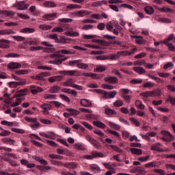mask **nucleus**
I'll list each match as a JSON object with an SVG mask.
<instances>
[{
    "instance_id": "f257e3e1",
    "label": "nucleus",
    "mask_w": 175,
    "mask_h": 175,
    "mask_svg": "<svg viewBox=\"0 0 175 175\" xmlns=\"http://www.w3.org/2000/svg\"><path fill=\"white\" fill-rule=\"evenodd\" d=\"M174 38H175L174 34L171 33L163 42V44H165L168 47V50H170V51H175V46L173 45V44L172 43H169L170 42H172V40H174Z\"/></svg>"
},
{
    "instance_id": "f03ea898",
    "label": "nucleus",
    "mask_w": 175,
    "mask_h": 175,
    "mask_svg": "<svg viewBox=\"0 0 175 175\" xmlns=\"http://www.w3.org/2000/svg\"><path fill=\"white\" fill-rule=\"evenodd\" d=\"M161 135H162L163 138L162 139L164 140V142H173L174 140V137L171 135L170 132L167 131L163 130L161 131Z\"/></svg>"
},
{
    "instance_id": "7ed1b4c3",
    "label": "nucleus",
    "mask_w": 175,
    "mask_h": 175,
    "mask_svg": "<svg viewBox=\"0 0 175 175\" xmlns=\"http://www.w3.org/2000/svg\"><path fill=\"white\" fill-rule=\"evenodd\" d=\"M25 121H27V122H30V126L31 128H36L38 129L39 126H40V123L38 122L37 118H29L28 116L25 117Z\"/></svg>"
},
{
    "instance_id": "20e7f679",
    "label": "nucleus",
    "mask_w": 175,
    "mask_h": 175,
    "mask_svg": "<svg viewBox=\"0 0 175 175\" xmlns=\"http://www.w3.org/2000/svg\"><path fill=\"white\" fill-rule=\"evenodd\" d=\"M103 157H105V154H103L102 152H93L90 154L83 156V158L85 159L91 160L94 159V158H103Z\"/></svg>"
},
{
    "instance_id": "39448f33",
    "label": "nucleus",
    "mask_w": 175,
    "mask_h": 175,
    "mask_svg": "<svg viewBox=\"0 0 175 175\" xmlns=\"http://www.w3.org/2000/svg\"><path fill=\"white\" fill-rule=\"evenodd\" d=\"M17 10H25L27 8L29 7V4H25L24 1H18L13 5Z\"/></svg>"
},
{
    "instance_id": "423d86ee",
    "label": "nucleus",
    "mask_w": 175,
    "mask_h": 175,
    "mask_svg": "<svg viewBox=\"0 0 175 175\" xmlns=\"http://www.w3.org/2000/svg\"><path fill=\"white\" fill-rule=\"evenodd\" d=\"M161 146H162L161 143H157L150 147V150H152V151H157L158 152H167V151H169V149L163 150L161 148Z\"/></svg>"
},
{
    "instance_id": "0eeeda50",
    "label": "nucleus",
    "mask_w": 175,
    "mask_h": 175,
    "mask_svg": "<svg viewBox=\"0 0 175 175\" xmlns=\"http://www.w3.org/2000/svg\"><path fill=\"white\" fill-rule=\"evenodd\" d=\"M40 107L42 109V113L44 116H47L49 113V111L52 109L51 105L47 103L41 105Z\"/></svg>"
},
{
    "instance_id": "6e6552de",
    "label": "nucleus",
    "mask_w": 175,
    "mask_h": 175,
    "mask_svg": "<svg viewBox=\"0 0 175 175\" xmlns=\"http://www.w3.org/2000/svg\"><path fill=\"white\" fill-rule=\"evenodd\" d=\"M43 91H44V90L41 87L35 85L30 86V92H31L33 95H36V94H39V92H43Z\"/></svg>"
},
{
    "instance_id": "1a4fd4ad",
    "label": "nucleus",
    "mask_w": 175,
    "mask_h": 175,
    "mask_svg": "<svg viewBox=\"0 0 175 175\" xmlns=\"http://www.w3.org/2000/svg\"><path fill=\"white\" fill-rule=\"evenodd\" d=\"M156 9H157L159 12H161V13H171L172 14L174 13V10L167 6H163L162 8L156 7Z\"/></svg>"
},
{
    "instance_id": "9d476101",
    "label": "nucleus",
    "mask_w": 175,
    "mask_h": 175,
    "mask_svg": "<svg viewBox=\"0 0 175 175\" xmlns=\"http://www.w3.org/2000/svg\"><path fill=\"white\" fill-rule=\"evenodd\" d=\"M8 68L10 70H14V69H20L21 64L17 62H12L8 64Z\"/></svg>"
},
{
    "instance_id": "9b49d317",
    "label": "nucleus",
    "mask_w": 175,
    "mask_h": 175,
    "mask_svg": "<svg viewBox=\"0 0 175 175\" xmlns=\"http://www.w3.org/2000/svg\"><path fill=\"white\" fill-rule=\"evenodd\" d=\"M106 83H109L110 84H118V79L115 77H107L104 79Z\"/></svg>"
},
{
    "instance_id": "f8f14e48",
    "label": "nucleus",
    "mask_w": 175,
    "mask_h": 175,
    "mask_svg": "<svg viewBox=\"0 0 175 175\" xmlns=\"http://www.w3.org/2000/svg\"><path fill=\"white\" fill-rule=\"evenodd\" d=\"M89 167L93 173H100V167L97 164H90Z\"/></svg>"
},
{
    "instance_id": "ddd939ff",
    "label": "nucleus",
    "mask_w": 175,
    "mask_h": 175,
    "mask_svg": "<svg viewBox=\"0 0 175 175\" xmlns=\"http://www.w3.org/2000/svg\"><path fill=\"white\" fill-rule=\"evenodd\" d=\"M49 76H51V74L50 72H42L38 75L36 77V79L37 80H41L42 81H44V79H46V77H49Z\"/></svg>"
},
{
    "instance_id": "4468645a",
    "label": "nucleus",
    "mask_w": 175,
    "mask_h": 175,
    "mask_svg": "<svg viewBox=\"0 0 175 175\" xmlns=\"http://www.w3.org/2000/svg\"><path fill=\"white\" fill-rule=\"evenodd\" d=\"M10 47V41L7 40H0V49H9Z\"/></svg>"
},
{
    "instance_id": "2eb2a0df",
    "label": "nucleus",
    "mask_w": 175,
    "mask_h": 175,
    "mask_svg": "<svg viewBox=\"0 0 175 175\" xmlns=\"http://www.w3.org/2000/svg\"><path fill=\"white\" fill-rule=\"evenodd\" d=\"M64 79V77L61 75L51 77L48 79L49 83H55V81H61Z\"/></svg>"
},
{
    "instance_id": "dca6fc26",
    "label": "nucleus",
    "mask_w": 175,
    "mask_h": 175,
    "mask_svg": "<svg viewBox=\"0 0 175 175\" xmlns=\"http://www.w3.org/2000/svg\"><path fill=\"white\" fill-rule=\"evenodd\" d=\"M77 70H61L59 71V75H63L64 76H75Z\"/></svg>"
},
{
    "instance_id": "f3484780",
    "label": "nucleus",
    "mask_w": 175,
    "mask_h": 175,
    "mask_svg": "<svg viewBox=\"0 0 175 175\" xmlns=\"http://www.w3.org/2000/svg\"><path fill=\"white\" fill-rule=\"evenodd\" d=\"M158 166H161V162L160 161H152L150 163H148L145 165V167H158Z\"/></svg>"
},
{
    "instance_id": "a211bd4d",
    "label": "nucleus",
    "mask_w": 175,
    "mask_h": 175,
    "mask_svg": "<svg viewBox=\"0 0 175 175\" xmlns=\"http://www.w3.org/2000/svg\"><path fill=\"white\" fill-rule=\"evenodd\" d=\"M143 100H147V98H152V93L151 91H147L140 94Z\"/></svg>"
},
{
    "instance_id": "6ab92c4d",
    "label": "nucleus",
    "mask_w": 175,
    "mask_h": 175,
    "mask_svg": "<svg viewBox=\"0 0 175 175\" xmlns=\"http://www.w3.org/2000/svg\"><path fill=\"white\" fill-rule=\"evenodd\" d=\"M15 13L13 11L0 10V16H7L8 17H12L14 16Z\"/></svg>"
},
{
    "instance_id": "aec40b11",
    "label": "nucleus",
    "mask_w": 175,
    "mask_h": 175,
    "mask_svg": "<svg viewBox=\"0 0 175 175\" xmlns=\"http://www.w3.org/2000/svg\"><path fill=\"white\" fill-rule=\"evenodd\" d=\"M59 91H61V87L58 85H53L49 90V94H57Z\"/></svg>"
},
{
    "instance_id": "412c9836",
    "label": "nucleus",
    "mask_w": 175,
    "mask_h": 175,
    "mask_svg": "<svg viewBox=\"0 0 175 175\" xmlns=\"http://www.w3.org/2000/svg\"><path fill=\"white\" fill-rule=\"evenodd\" d=\"M27 92H28V89H23L19 90L18 93L15 94L13 98H20L21 96H25L27 95Z\"/></svg>"
},
{
    "instance_id": "4be33fe9",
    "label": "nucleus",
    "mask_w": 175,
    "mask_h": 175,
    "mask_svg": "<svg viewBox=\"0 0 175 175\" xmlns=\"http://www.w3.org/2000/svg\"><path fill=\"white\" fill-rule=\"evenodd\" d=\"M79 17H85V16H88L91 14V11H88L87 10H81L78 11Z\"/></svg>"
},
{
    "instance_id": "5701e85b",
    "label": "nucleus",
    "mask_w": 175,
    "mask_h": 175,
    "mask_svg": "<svg viewBox=\"0 0 175 175\" xmlns=\"http://www.w3.org/2000/svg\"><path fill=\"white\" fill-rule=\"evenodd\" d=\"M72 41H73L72 39L66 38V36H61L59 43H62L63 44H66V43H70V42H72Z\"/></svg>"
},
{
    "instance_id": "b1692460",
    "label": "nucleus",
    "mask_w": 175,
    "mask_h": 175,
    "mask_svg": "<svg viewBox=\"0 0 175 175\" xmlns=\"http://www.w3.org/2000/svg\"><path fill=\"white\" fill-rule=\"evenodd\" d=\"M62 91L63 92H64L65 94H70L71 95H74V96H77V92L72 90V89H69V88H63L62 90Z\"/></svg>"
},
{
    "instance_id": "393cba45",
    "label": "nucleus",
    "mask_w": 175,
    "mask_h": 175,
    "mask_svg": "<svg viewBox=\"0 0 175 175\" xmlns=\"http://www.w3.org/2000/svg\"><path fill=\"white\" fill-rule=\"evenodd\" d=\"M57 16V13H52V14H44L42 18L44 20H54V18Z\"/></svg>"
},
{
    "instance_id": "a878e982",
    "label": "nucleus",
    "mask_w": 175,
    "mask_h": 175,
    "mask_svg": "<svg viewBox=\"0 0 175 175\" xmlns=\"http://www.w3.org/2000/svg\"><path fill=\"white\" fill-rule=\"evenodd\" d=\"M80 103L81 106H83V107H90L91 106V101L90 100H87L85 98L81 99L80 101Z\"/></svg>"
},
{
    "instance_id": "bb28decb",
    "label": "nucleus",
    "mask_w": 175,
    "mask_h": 175,
    "mask_svg": "<svg viewBox=\"0 0 175 175\" xmlns=\"http://www.w3.org/2000/svg\"><path fill=\"white\" fill-rule=\"evenodd\" d=\"M66 111H69L70 116H79L80 114V111L77 109H72V108H66Z\"/></svg>"
},
{
    "instance_id": "cd10ccee",
    "label": "nucleus",
    "mask_w": 175,
    "mask_h": 175,
    "mask_svg": "<svg viewBox=\"0 0 175 175\" xmlns=\"http://www.w3.org/2000/svg\"><path fill=\"white\" fill-rule=\"evenodd\" d=\"M144 11L146 13V14H154V8L151 5H147L144 8Z\"/></svg>"
},
{
    "instance_id": "c85d7f7f",
    "label": "nucleus",
    "mask_w": 175,
    "mask_h": 175,
    "mask_svg": "<svg viewBox=\"0 0 175 175\" xmlns=\"http://www.w3.org/2000/svg\"><path fill=\"white\" fill-rule=\"evenodd\" d=\"M93 125H94V126H96L97 128H100L101 129H104V128H106V124L100 121H94Z\"/></svg>"
},
{
    "instance_id": "c756f323",
    "label": "nucleus",
    "mask_w": 175,
    "mask_h": 175,
    "mask_svg": "<svg viewBox=\"0 0 175 175\" xmlns=\"http://www.w3.org/2000/svg\"><path fill=\"white\" fill-rule=\"evenodd\" d=\"M130 151L131 154H133L134 155H142V154H143V152L141 149H137L136 148H131Z\"/></svg>"
},
{
    "instance_id": "7c9ffc66",
    "label": "nucleus",
    "mask_w": 175,
    "mask_h": 175,
    "mask_svg": "<svg viewBox=\"0 0 175 175\" xmlns=\"http://www.w3.org/2000/svg\"><path fill=\"white\" fill-rule=\"evenodd\" d=\"M1 142L3 143V144H14V143H16V141L9 137L2 139Z\"/></svg>"
},
{
    "instance_id": "2f4dec72",
    "label": "nucleus",
    "mask_w": 175,
    "mask_h": 175,
    "mask_svg": "<svg viewBox=\"0 0 175 175\" xmlns=\"http://www.w3.org/2000/svg\"><path fill=\"white\" fill-rule=\"evenodd\" d=\"M43 5L45 6V8H57V3L53 1H45Z\"/></svg>"
},
{
    "instance_id": "473e14b6",
    "label": "nucleus",
    "mask_w": 175,
    "mask_h": 175,
    "mask_svg": "<svg viewBox=\"0 0 175 175\" xmlns=\"http://www.w3.org/2000/svg\"><path fill=\"white\" fill-rule=\"evenodd\" d=\"M105 114H107V116H116L117 114V111L110 108H106Z\"/></svg>"
},
{
    "instance_id": "72a5a7b5",
    "label": "nucleus",
    "mask_w": 175,
    "mask_h": 175,
    "mask_svg": "<svg viewBox=\"0 0 175 175\" xmlns=\"http://www.w3.org/2000/svg\"><path fill=\"white\" fill-rule=\"evenodd\" d=\"M108 125H109V126H110V128H111L112 129H116V131H118V129H120V128H121V126H120V125H118L111 121L108 122Z\"/></svg>"
},
{
    "instance_id": "f704fd0d",
    "label": "nucleus",
    "mask_w": 175,
    "mask_h": 175,
    "mask_svg": "<svg viewBox=\"0 0 175 175\" xmlns=\"http://www.w3.org/2000/svg\"><path fill=\"white\" fill-rule=\"evenodd\" d=\"M73 147L75 150H77V151H84V150H85V147L81 144H75L73 145Z\"/></svg>"
},
{
    "instance_id": "c9c22d12",
    "label": "nucleus",
    "mask_w": 175,
    "mask_h": 175,
    "mask_svg": "<svg viewBox=\"0 0 175 175\" xmlns=\"http://www.w3.org/2000/svg\"><path fill=\"white\" fill-rule=\"evenodd\" d=\"M64 166L65 167H68L69 169H77V163H64Z\"/></svg>"
},
{
    "instance_id": "e433bc0d",
    "label": "nucleus",
    "mask_w": 175,
    "mask_h": 175,
    "mask_svg": "<svg viewBox=\"0 0 175 175\" xmlns=\"http://www.w3.org/2000/svg\"><path fill=\"white\" fill-rule=\"evenodd\" d=\"M133 70L138 73L139 75H144L146 73V70L142 67H134Z\"/></svg>"
},
{
    "instance_id": "4c0bfd02",
    "label": "nucleus",
    "mask_w": 175,
    "mask_h": 175,
    "mask_svg": "<svg viewBox=\"0 0 175 175\" xmlns=\"http://www.w3.org/2000/svg\"><path fill=\"white\" fill-rule=\"evenodd\" d=\"M135 106L137 107V109H139L140 110H144L146 109V106L144 105L142 101L137 100L135 101Z\"/></svg>"
},
{
    "instance_id": "58836bf2",
    "label": "nucleus",
    "mask_w": 175,
    "mask_h": 175,
    "mask_svg": "<svg viewBox=\"0 0 175 175\" xmlns=\"http://www.w3.org/2000/svg\"><path fill=\"white\" fill-rule=\"evenodd\" d=\"M21 32L22 33H33V32H35V29L27 27V28L22 29L21 30Z\"/></svg>"
},
{
    "instance_id": "ea45409f",
    "label": "nucleus",
    "mask_w": 175,
    "mask_h": 175,
    "mask_svg": "<svg viewBox=\"0 0 175 175\" xmlns=\"http://www.w3.org/2000/svg\"><path fill=\"white\" fill-rule=\"evenodd\" d=\"M66 59H68V58L64 57L62 59H56L55 61H51V62H49V63L53 64L55 65H61V64H62V62H64V61H66Z\"/></svg>"
},
{
    "instance_id": "a19ab883",
    "label": "nucleus",
    "mask_w": 175,
    "mask_h": 175,
    "mask_svg": "<svg viewBox=\"0 0 175 175\" xmlns=\"http://www.w3.org/2000/svg\"><path fill=\"white\" fill-rule=\"evenodd\" d=\"M14 31L10 29L0 30V35H13Z\"/></svg>"
},
{
    "instance_id": "79ce46f5",
    "label": "nucleus",
    "mask_w": 175,
    "mask_h": 175,
    "mask_svg": "<svg viewBox=\"0 0 175 175\" xmlns=\"http://www.w3.org/2000/svg\"><path fill=\"white\" fill-rule=\"evenodd\" d=\"M151 92L152 98H155V96H161L162 95V91H161V90H155L151 91Z\"/></svg>"
},
{
    "instance_id": "37998d69",
    "label": "nucleus",
    "mask_w": 175,
    "mask_h": 175,
    "mask_svg": "<svg viewBox=\"0 0 175 175\" xmlns=\"http://www.w3.org/2000/svg\"><path fill=\"white\" fill-rule=\"evenodd\" d=\"M96 59L98 61H106V59H109V55H98L95 57Z\"/></svg>"
},
{
    "instance_id": "c03bdc74",
    "label": "nucleus",
    "mask_w": 175,
    "mask_h": 175,
    "mask_svg": "<svg viewBox=\"0 0 175 175\" xmlns=\"http://www.w3.org/2000/svg\"><path fill=\"white\" fill-rule=\"evenodd\" d=\"M81 5L77 4H69L67 5V9L72 10V9H81Z\"/></svg>"
},
{
    "instance_id": "a18cd8bd",
    "label": "nucleus",
    "mask_w": 175,
    "mask_h": 175,
    "mask_svg": "<svg viewBox=\"0 0 175 175\" xmlns=\"http://www.w3.org/2000/svg\"><path fill=\"white\" fill-rule=\"evenodd\" d=\"M130 121L133 125H135V126H140V122L137 120V119L135 118H130Z\"/></svg>"
},
{
    "instance_id": "49530a36",
    "label": "nucleus",
    "mask_w": 175,
    "mask_h": 175,
    "mask_svg": "<svg viewBox=\"0 0 175 175\" xmlns=\"http://www.w3.org/2000/svg\"><path fill=\"white\" fill-rule=\"evenodd\" d=\"M61 54H72V52H70V51H68L66 49H63V50L56 53V55H57V57H62V55Z\"/></svg>"
},
{
    "instance_id": "de8ad7c7",
    "label": "nucleus",
    "mask_w": 175,
    "mask_h": 175,
    "mask_svg": "<svg viewBox=\"0 0 175 175\" xmlns=\"http://www.w3.org/2000/svg\"><path fill=\"white\" fill-rule=\"evenodd\" d=\"M105 70H106V66L103 65H99L94 69V72H105Z\"/></svg>"
},
{
    "instance_id": "09e8293b",
    "label": "nucleus",
    "mask_w": 175,
    "mask_h": 175,
    "mask_svg": "<svg viewBox=\"0 0 175 175\" xmlns=\"http://www.w3.org/2000/svg\"><path fill=\"white\" fill-rule=\"evenodd\" d=\"M77 67L79 69H88L89 66L85 63H80V62L77 64Z\"/></svg>"
},
{
    "instance_id": "8fccbe9b",
    "label": "nucleus",
    "mask_w": 175,
    "mask_h": 175,
    "mask_svg": "<svg viewBox=\"0 0 175 175\" xmlns=\"http://www.w3.org/2000/svg\"><path fill=\"white\" fill-rule=\"evenodd\" d=\"M107 132L110 133L111 135H113V136H116V137L120 138L121 135H120V133L117 131H114L110 129H107Z\"/></svg>"
},
{
    "instance_id": "3c124183",
    "label": "nucleus",
    "mask_w": 175,
    "mask_h": 175,
    "mask_svg": "<svg viewBox=\"0 0 175 175\" xmlns=\"http://www.w3.org/2000/svg\"><path fill=\"white\" fill-rule=\"evenodd\" d=\"M51 28H53L51 25H40L39 26V29H42V31H49V29H51Z\"/></svg>"
},
{
    "instance_id": "603ef678",
    "label": "nucleus",
    "mask_w": 175,
    "mask_h": 175,
    "mask_svg": "<svg viewBox=\"0 0 175 175\" xmlns=\"http://www.w3.org/2000/svg\"><path fill=\"white\" fill-rule=\"evenodd\" d=\"M27 43H28V44L36 46V44H39V39L34 38L33 40H29L27 41Z\"/></svg>"
},
{
    "instance_id": "864d4df0",
    "label": "nucleus",
    "mask_w": 175,
    "mask_h": 175,
    "mask_svg": "<svg viewBox=\"0 0 175 175\" xmlns=\"http://www.w3.org/2000/svg\"><path fill=\"white\" fill-rule=\"evenodd\" d=\"M84 46H85V47H88V49H94V50L100 49V46H96V45H93V44H85Z\"/></svg>"
},
{
    "instance_id": "5fc2aeb1",
    "label": "nucleus",
    "mask_w": 175,
    "mask_h": 175,
    "mask_svg": "<svg viewBox=\"0 0 175 175\" xmlns=\"http://www.w3.org/2000/svg\"><path fill=\"white\" fill-rule=\"evenodd\" d=\"M44 99H49V100H53V99H57V95H55V94H45L44 96Z\"/></svg>"
},
{
    "instance_id": "6e6d98bb",
    "label": "nucleus",
    "mask_w": 175,
    "mask_h": 175,
    "mask_svg": "<svg viewBox=\"0 0 175 175\" xmlns=\"http://www.w3.org/2000/svg\"><path fill=\"white\" fill-rule=\"evenodd\" d=\"M103 3H106V1H98L92 3V6H94V7L102 6V5H103Z\"/></svg>"
},
{
    "instance_id": "4d7b16f0",
    "label": "nucleus",
    "mask_w": 175,
    "mask_h": 175,
    "mask_svg": "<svg viewBox=\"0 0 175 175\" xmlns=\"http://www.w3.org/2000/svg\"><path fill=\"white\" fill-rule=\"evenodd\" d=\"M20 105H21V98H16V102H12L10 104L12 107H16V106H18Z\"/></svg>"
},
{
    "instance_id": "13d9d810",
    "label": "nucleus",
    "mask_w": 175,
    "mask_h": 175,
    "mask_svg": "<svg viewBox=\"0 0 175 175\" xmlns=\"http://www.w3.org/2000/svg\"><path fill=\"white\" fill-rule=\"evenodd\" d=\"M122 105H124V102L122 101V100H118L113 103V106L115 107H121Z\"/></svg>"
},
{
    "instance_id": "bf43d9fd",
    "label": "nucleus",
    "mask_w": 175,
    "mask_h": 175,
    "mask_svg": "<svg viewBox=\"0 0 175 175\" xmlns=\"http://www.w3.org/2000/svg\"><path fill=\"white\" fill-rule=\"evenodd\" d=\"M64 34L66 35V36H79V35H80L79 32L77 31H66Z\"/></svg>"
},
{
    "instance_id": "052dcab7",
    "label": "nucleus",
    "mask_w": 175,
    "mask_h": 175,
    "mask_svg": "<svg viewBox=\"0 0 175 175\" xmlns=\"http://www.w3.org/2000/svg\"><path fill=\"white\" fill-rule=\"evenodd\" d=\"M47 135H48V139H51L54 140V139H55V136L57 135L55 134V133H54L53 131H48Z\"/></svg>"
},
{
    "instance_id": "680f3d73",
    "label": "nucleus",
    "mask_w": 175,
    "mask_h": 175,
    "mask_svg": "<svg viewBox=\"0 0 175 175\" xmlns=\"http://www.w3.org/2000/svg\"><path fill=\"white\" fill-rule=\"evenodd\" d=\"M13 39L17 40V42H24L25 40V37L20 36H12Z\"/></svg>"
},
{
    "instance_id": "e2e57ef3",
    "label": "nucleus",
    "mask_w": 175,
    "mask_h": 175,
    "mask_svg": "<svg viewBox=\"0 0 175 175\" xmlns=\"http://www.w3.org/2000/svg\"><path fill=\"white\" fill-rule=\"evenodd\" d=\"M135 43L137 44H144L146 43V41L143 39V37L139 36V38L135 40Z\"/></svg>"
},
{
    "instance_id": "0e129e2a",
    "label": "nucleus",
    "mask_w": 175,
    "mask_h": 175,
    "mask_svg": "<svg viewBox=\"0 0 175 175\" xmlns=\"http://www.w3.org/2000/svg\"><path fill=\"white\" fill-rule=\"evenodd\" d=\"M49 158L51 159H62L63 157L62 156L55 154H51L49 155Z\"/></svg>"
},
{
    "instance_id": "69168bd1",
    "label": "nucleus",
    "mask_w": 175,
    "mask_h": 175,
    "mask_svg": "<svg viewBox=\"0 0 175 175\" xmlns=\"http://www.w3.org/2000/svg\"><path fill=\"white\" fill-rule=\"evenodd\" d=\"M45 143H46L49 146H51V147H58L57 143L51 140L46 139Z\"/></svg>"
},
{
    "instance_id": "338daca9",
    "label": "nucleus",
    "mask_w": 175,
    "mask_h": 175,
    "mask_svg": "<svg viewBox=\"0 0 175 175\" xmlns=\"http://www.w3.org/2000/svg\"><path fill=\"white\" fill-rule=\"evenodd\" d=\"M154 172H155V173H158L159 175H167L165 174V170L162 169H154Z\"/></svg>"
},
{
    "instance_id": "774afa93",
    "label": "nucleus",
    "mask_w": 175,
    "mask_h": 175,
    "mask_svg": "<svg viewBox=\"0 0 175 175\" xmlns=\"http://www.w3.org/2000/svg\"><path fill=\"white\" fill-rule=\"evenodd\" d=\"M52 32H64V29L62 27H56L52 29Z\"/></svg>"
}]
</instances>
